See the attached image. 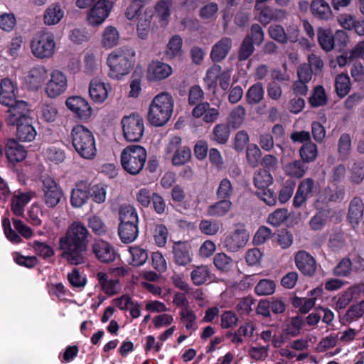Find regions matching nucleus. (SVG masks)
Returning a JSON list of instances; mask_svg holds the SVG:
<instances>
[{
	"label": "nucleus",
	"mask_w": 364,
	"mask_h": 364,
	"mask_svg": "<svg viewBox=\"0 0 364 364\" xmlns=\"http://www.w3.org/2000/svg\"><path fill=\"white\" fill-rule=\"evenodd\" d=\"M152 234L156 244L159 247H164L167 241L168 232L163 224H154L152 227Z\"/></svg>",
	"instance_id": "nucleus-51"
},
{
	"label": "nucleus",
	"mask_w": 364,
	"mask_h": 364,
	"mask_svg": "<svg viewBox=\"0 0 364 364\" xmlns=\"http://www.w3.org/2000/svg\"><path fill=\"white\" fill-rule=\"evenodd\" d=\"M129 252L132 256L130 264L133 266H141L144 264L148 259L147 252L137 246L129 247Z\"/></svg>",
	"instance_id": "nucleus-53"
},
{
	"label": "nucleus",
	"mask_w": 364,
	"mask_h": 364,
	"mask_svg": "<svg viewBox=\"0 0 364 364\" xmlns=\"http://www.w3.org/2000/svg\"><path fill=\"white\" fill-rule=\"evenodd\" d=\"M249 240V233L242 225H238L225 237L223 245L227 250L237 252L243 248Z\"/></svg>",
	"instance_id": "nucleus-12"
},
{
	"label": "nucleus",
	"mask_w": 364,
	"mask_h": 364,
	"mask_svg": "<svg viewBox=\"0 0 364 364\" xmlns=\"http://www.w3.org/2000/svg\"><path fill=\"white\" fill-rule=\"evenodd\" d=\"M335 89L340 97H344L348 95L350 89V78L347 74L341 73L335 79Z\"/></svg>",
	"instance_id": "nucleus-44"
},
{
	"label": "nucleus",
	"mask_w": 364,
	"mask_h": 364,
	"mask_svg": "<svg viewBox=\"0 0 364 364\" xmlns=\"http://www.w3.org/2000/svg\"><path fill=\"white\" fill-rule=\"evenodd\" d=\"M92 251L96 258L102 262H111L115 259L114 249L104 240H95L92 245Z\"/></svg>",
	"instance_id": "nucleus-19"
},
{
	"label": "nucleus",
	"mask_w": 364,
	"mask_h": 364,
	"mask_svg": "<svg viewBox=\"0 0 364 364\" xmlns=\"http://www.w3.org/2000/svg\"><path fill=\"white\" fill-rule=\"evenodd\" d=\"M180 320L183 323L186 331L191 334L196 330V315L191 308L181 309L179 312Z\"/></svg>",
	"instance_id": "nucleus-37"
},
{
	"label": "nucleus",
	"mask_w": 364,
	"mask_h": 364,
	"mask_svg": "<svg viewBox=\"0 0 364 364\" xmlns=\"http://www.w3.org/2000/svg\"><path fill=\"white\" fill-rule=\"evenodd\" d=\"M49 74L48 69L43 65L31 68L26 77V82L29 88L33 90H38L48 79Z\"/></svg>",
	"instance_id": "nucleus-17"
},
{
	"label": "nucleus",
	"mask_w": 364,
	"mask_h": 364,
	"mask_svg": "<svg viewBox=\"0 0 364 364\" xmlns=\"http://www.w3.org/2000/svg\"><path fill=\"white\" fill-rule=\"evenodd\" d=\"M192 115L197 119L201 118L205 123L212 124L218 119L220 111L218 107H211L208 102H203L195 106Z\"/></svg>",
	"instance_id": "nucleus-15"
},
{
	"label": "nucleus",
	"mask_w": 364,
	"mask_h": 364,
	"mask_svg": "<svg viewBox=\"0 0 364 364\" xmlns=\"http://www.w3.org/2000/svg\"><path fill=\"white\" fill-rule=\"evenodd\" d=\"M113 5L110 0H98L87 13V23L92 26H100L109 16Z\"/></svg>",
	"instance_id": "nucleus-8"
},
{
	"label": "nucleus",
	"mask_w": 364,
	"mask_h": 364,
	"mask_svg": "<svg viewBox=\"0 0 364 364\" xmlns=\"http://www.w3.org/2000/svg\"><path fill=\"white\" fill-rule=\"evenodd\" d=\"M43 201L48 207L53 208L60 202L63 192L59 185L51 178L43 181Z\"/></svg>",
	"instance_id": "nucleus-11"
},
{
	"label": "nucleus",
	"mask_w": 364,
	"mask_h": 364,
	"mask_svg": "<svg viewBox=\"0 0 364 364\" xmlns=\"http://www.w3.org/2000/svg\"><path fill=\"white\" fill-rule=\"evenodd\" d=\"M364 314V302L352 305L341 318L343 324L350 323L360 318Z\"/></svg>",
	"instance_id": "nucleus-43"
},
{
	"label": "nucleus",
	"mask_w": 364,
	"mask_h": 364,
	"mask_svg": "<svg viewBox=\"0 0 364 364\" xmlns=\"http://www.w3.org/2000/svg\"><path fill=\"white\" fill-rule=\"evenodd\" d=\"M89 197L97 203H102L106 199V190L104 186L97 184L88 188Z\"/></svg>",
	"instance_id": "nucleus-61"
},
{
	"label": "nucleus",
	"mask_w": 364,
	"mask_h": 364,
	"mask_svg": "<svg viewBox=\"0 0 364 364\" xmlns=\"http://www.w3.org/2000/svg\"><path fill=\"white\" fill-rule=\"evenodd\" d=\"M264 97V89L262 83L257 82L252 85L246 93L247 102L250 105L259 103Z\"/></svg>",
	"instance_id": "nucleus-45"
},
{
	"label": "nucleus",
	"mask_w": 364,
	"mask_h": 364,
	"mask_svg": "<svg viewBox=\"0 0 364 364\" xmlns=\"http://www.w3.org/2000/svg\"><path fill=\"white\" fill-rule=\"evenodd\" d=\"M146 156V151L143 146L129 145L121 153V165L126 172L136 176L142 171Z\"/></svg>",
	"instance_id": "nucleus-4"
},
{
	"label": "nucleus",
	"mask_w": 364,
	"mask_h": 364,
	"mask_svg": "<svg viewBox=\"0 0 364 364\" xmlns=\"http://www.w3.org/2000/svg\"><path fill=\"white\" fill-rule=\"evenodd\" d=\"M284 169L288 176L301 178L304 175L307 167L304 165V162L294 161L285 165Z\"/></svg>",
	"instance_id": "nucleus-49"
},
{
	"label": "nucleus",
	"mask_w": 364,
	"mask_h": 364,
	"mask_svg": "<svg viewBox=\"0 0 364 364\" xmlns=\"http://www.w3.org/2000/svg\"><path fill=\"white\" fill-rule=\"evenodd\" d=\"M123 135L127 141H139L143 136L144 124L143 118L137 114H132L124 116L121 120Z\"/></svg>",
	"instance_id": "nucleus-7"
},
{
	"label": "nucleus",
	"mask_w": 364,
	"mask_h": 364,
	"mask_svg": "<svg viewBox=\"0 0 364 364\" xmlns=\"http://www.w3.org/2000/svg\"><path fill=\"white\" fill-rule=\"evenodd\" d=\"M232 203L229 200L221 199V200L210 205L208 208V214L213 217H223L230 211Z\"/></svg>",
	"instance_id": "nucleus-38"
},
{
	"label": "nucleus",
	"mask_w": 364,
	"mask_h": 364,
	"mask_svg": "<svg viewBox=\"0 0 364 364\" xmlns=\"http://www.w3.org/2000/svg\"><path fill=\"white\" fill-rule=\"evenodd\" d=\"M17 127L16 137L21 141H32L36 136V131L31 124V121H26L15 124Z\"/></svg>",
	"instance_id": "nucleus-31"
},
{
	"label": "nucleus",
	"mask_w": 364,
	"mask_h": 364,
	"mask_svg": "<svg viewBox=\"0 0 364 364\" xmlns=\"http://www.w3.org/2000/svg\"><path fill=\"white\" fill-rule=\"evenodd\" d=\"M88 235L89 232L82 223L75 221L71 223L65 235L59 239L61 257L73 265L85 263Z\"/></svg>",
	"instance_id": "nucleus-1"
},
{
	"label": "nucleus",
	"mask_w": 364,
	"mask_h": 364,
	"mask_svg": "<svg viewBox=\"0 0 364 364\" xmlns=\"http://www.w3.org/2000/svg\"><path fill=\"white\" fill-rule=\"evenodd\" d=\"M230 127L227 124H216L212 132V139L218 144H225L230 136Z\"/></svg>",
	"instance_id": "nucleus-46"
},
{
	"label": "nucleus",
	"mask_w": 364,
	"mask_h": 364,
	"mask_svg": "<svg viewBox=\"0 0 364 364\" xmlns=\"http://www.w3.org/2000/svg\"><path fill=\"white\" fill-rule=\"evenodd\" d=\"M31 197L29 193H17L12 198L11 210L16 216L23 214L24 207L30 201Z\"/></svg>",
	"instance_id": "nucleus-36"
},
{
	"label": "nucleus",
	"mask_w": 364,
	"mask_h": 364,
	"mask_svg": "<svg viewBox=\"0 0 364 364\" xmlns=\"http://www.w3.org/2000/svg\"><path fill=\"white\" fill-rule=\"evenodd\" d=\"M233 193V187L230 181L223 178L219 183L216 194L218 198L225 199L230 198Z\"/></svg>",
	"instance_id": "nucleus-60"
},
{
	"label": "nucleus",
	"mask_w": 364,
	"mask_h": 364,
	"mask_svg": "<svg viewBox=\"0 0 364 364\" xmlns=\"http://www.w3.org/2000/svg\"><path fill=\"white\" fill-rule=\"evenodd\" d=\"M210 277V272L208 266L200 265L196 267L191 273V279L195 285L200 286L205 284Z\"/></svg>",
	"instance_id": "nucleus-40"
},
{
	"label": "nucleus",
	"mask_w": 364,
	"mask_h": 364,
	"mask_svg": "<svg viewBox=\"0 0 364 364\" xmlns=\"http://www.w3.org/2000/svg\"><path fill=\"white\" fill-rule=\"evenodd\" d=\"M302 160L305 162L314 161L318 154L317 146L311 141L304 144L299 151Z\"/></svg>",
	"instance_id": "nucleus-52"
},
{
	"label": "nucleus",
	"mask_w": 364,
	"mask_h": 364,
	"mask_svg": "<svg viewBox=\"0 0 364 364\" xmlns=\"http://www.w3.org/2000/svg\"><path fill=\"white\" fill-rule=\"evenodd\" d=\"M8 107L9 109L6 119L8 125L15 126L19 123L31 121L30 106L26 102L15 101L12 105Z\"/></svg>",
	"instance_id": "nucleus-10"
},
{
	"label": "nucleus",
	"mask_w": 364,
	"mask_h": 364,
	"mask_svg": "<svg viewBox=\"0 0 364 364\" xmlns=\"http://www.w3.org/2000/svg\"><path fill=\"white\" fill-rule=\"evenodd\" d=\"M37 255L43 258H48L54 255L53 249L45 242L33 241L30 244Z\"/></svg>",
	"instance_id": "nucleus-59"
},
{
	"label": "nucleus",
	"mask_w": 364,
	"mask_h": 364,
	"mask_svg": "<svg viewBox=\"0 0 364 364\" xmlns=\"http://www.w3.org/2000/svg\"><path fill=\"white\" fill-rule=\"evenodd\" d=\"M119 40L117 29L112 26H107L102 33L101 45L103 48H111L117 46Z\"/></svg>",
	"instance_id": "nucleus-33"
},
{
	"label": "nucleus",
	"mask_w": 364,
	"mask_h": 364,
	"mask_svg": "<svg viewBox=\"0 0 364 364\" xmlns=\"http://www.w3.org/2000/svg\"><path fill=\"white\" fill-rule=\"evenodd\" d=\"M364 179V161H355L350 168V181L355 184L360 183Z\"/></svg>",
	"instance_id": "nucleus-57"
},
{
	"label": "nucleus",
	"mask_w": 364,
	"mask_h": 364,
	"mask_svg": "<svg viewBox=\"0 0 364 364\" xmlns=\"http://www.w3.org/2000/svg\"><path fill=\"white\" fill-rule=\"evenodd\" d=\"M95 278L97 281V286L106 295L112 296L120 292L122 285L119 279L111 278L107 273L102 271L97 272Z\"/></svg>",
	"instance_id": "nucleus-13"
},
{
	"label": "nucleus",
	"mask_w": 364,
	"mask_h": 364,
	"mask_svg": "<svg viewBox=\"0 0 364 364\" xmlns=\"http://www.w3.org/2000/svg\"><path fill=\"white\" fill-rule=\"evenodd\" d=\"M154 16V11L151 8H146L143 13H140L138 16V22L136 25L137 36L141 38L145 39L147 38L151 24Z\"/></svg>",
	"instance_id": "nucleus-22"
},
{
	"label": "nucleus",
	"mask_w": 364,
	"mask_h": 364,
	"mask_svg": "<svg viewBox=\"0 0 364 364\" xmlns=\"http://www.w3.org/2000/svg\"><path fill=\"white\" fill-rule=\"evenodd\" d=\"M172 73V68L160 61L151 62L147 68L146 78L150 82H156L164 80Z\"/></svg>",
	"instance_id": "nucleus-16"
},
{
	"label": "nucleus",
	"mask_w": 364,
	"mask_h": 364,
	"mask_svg": "<svg viewBox=\"0 0 364 364\" xmlns=\"http://www.w3.org/2000/svg\"><path fill=\"white\" fill-rule=\"evenodd\" d=\"M111 90V85L105 83L100 79H92L89 85V95L91 99L96 103H102L108 97V92Z\"/></svg>",
	"instance_id": "nucleus-20"
},
{
	"label": "nucleus",
	"mask_w": 364,
	"mask_h": 364,
	"mask_svg": "<svg viewBox=\"0 0 364 364\" xmlns=\"http://www.w3.org/2000/svg\"><path fill=\"white\" fill-rule=\"evenodd\" d=\"M64 16V11L58 4H51L49 6L43 16L44 23L46 25L51 26L58 23Z\"/></svg>",
	"instance_id": "nucleus-34"
},
{
	"label": "nucleus",
	"mask_w": 364,
	"mask_h": 364,
	"mask_svg": "<svg viewBox=\"0 0 364 364\" xmlns=\"http://www.w3.org/2000/svg\"><path fill=\"white\" fill-rule=\"evenodd\" d=\"M232 48V40L224 37L218 41L212 48L210 58L213 62H220L229 53Z\"/></svg>",
	"instance_id": "nucleus-24"
},
{
	"label": "nucleus",
	"mask_w": 364,
	"mask_h": 364,
	"mask_svg": "<svg viewBox=\"0 0 364 364\" xmlns=\"http://www.w3.org/2000/svg\"><path fill=\"white\" fill-rule=\"evenodd\" d=\"M120 223H138L139 218L136 208L131 205H122L119 209Z\"/></svg>",
	"instance_id": "nucleus-39"
},
{
	"label": "nucleus",
	"mask_w": 364,
	"mask_h": 364,
	"mask_svg": "<svg viewBox=\"0 0 364 364\" xmlns=\"http://www.w3.org/2000/svg\"><path fill=\"white\" fill-rule=\"evenodd\" d=\"M5 154L8 161L13 164L22 161L26 157V151L14 139L6 143Z\"/></svg>",
	"instance_id": "nucleus-25"
},
{
	"label": "nucleus",
	"mask_w": 364,
	"mask_h": 364,
	"mask_svg": "<svg viewBox=\"0 0 364 364\" xmlns=\"http://www.w3.org/2000/svg\"><path fill=\"white\" fill-rule=\"evenodd\" d=\"M327 102V96L324 88L318 85L314 89L313 95L309 98V103L313 107H319L326 105Z\"/></svg>",
	"instance_id": "nucleus-55"
},
{
	"label": "nucleus",
	"mask_w": 364,
	"mask_h": 364,
	"mask_svg": "<svg viewBox=\"0 0 364 364\" xmlns=\"http://www.w3.org/2000/svg\"><path fill=\"white\" fill-rule=\"evenodd\" d=\"M216 268L222 272H228L232 265V259L225 253H218L213 258Z\"/></svg>",
	"instance_id": "nucleus-58"
},
{
	"label": "nucleus",
	"mask_w": 364,
	"mask_h": 364,
	"mask_svg": "<svg viewBox=\"0 0 364 364\" xmlns=\"http://www.w3.org/2000/svg\"><path fill=\"white\" fill-rule=\"evenodd\" d=\"M41 118L47 122L55 121L58 116V111L56 105L53 103H43L41 106Z\"/></svg>",
	"instance_id": "nucleus-50"
},
{
	"label": "nucleus",
	"mask_w": 364,
	"mask_h": 364,
	"mask_svg": "<svg viewBox=\"0 0 364 364\" xmlns=\"http://www.w3.org/2000/svg\"><path fill=\"white\" fill-rule=\"evenodd\" d=\"M364 204L360 197H354L349 205L348 220L353 228L357 226L363 217Z\"/></svg>",
	"instance_id": "nucleus-27"
},
{
	"label": "nucleus",
	"mask_w": 364,
	"mask_h": 364,
	"mask_svg": "<svg viewBox=\"0 0 364 364\" xmlns=\"http://www.w3.org/2000/svg\"><path fill=\"white\" fill-rule=\"evenodd\" d=\"M275 284L269 279H262L256 285L255 291L258 295H270L274 292Z\"/></svg>",
	"instance_id": "nucleus-63"
},
{
	"label": "nucleus",
	"mask_w": 364,
	"mask_h": 364,
	"mask_svg": "<svg viewBox=\"0 0 364 364\" xmlns=\"http://www.w3.org/2000/svg\"><path fill=\"white\" fill-rule=\"evenodd\" d=\"M174 260L181 266H186L191 261L188 245L185 242H176L173 247Z\"/></svg>",
	"instance_id": "nucleus-30"
},
{
	"label": "nucleus",
	"mask_w": 364,
	"mask_h": 364,
	"mask_svg": "<svg viewBox=\"0 0 364 364\" xmlns=\"http://www.w3.org/2000/svg\"><path fill=\"white\" fill-rule=\"evenodd\" d=\"M151 0H130V3L126 9L125 16L127 19L132 21L138 17L141 9Z\"/></svg>",
	"instance_id": "nucleus-47"
},
{
	"label": "nucleus",
	"mask_w": 364,
	"mask_h": 364,
	"mask_svg": "<svg viewBox=\"0 0 364 364\" xmlns=\"http://www.w3.org/2000/svg\"><path fill=\"white\" fill-rule=\"evenodd\" d=\"M272 181V175L265 169H260L255 173L254 184L257 190L268 188Z\"/></svg>",
	"instance_id": "nucleus-48"
},
{
	"label": "nucleus",
	"mask_w": 364,
	"mask_h": 364,
	"mask_svg": "<svg viewBox=\"0 0 364 364\" xmlns=\"http://www.w3.org/2000/svg\"><path fill=\"white\" fill-rule=\"evenodd\" d=\"M268 33L269 36L276 41L281 43H287V36L284 28L277 24H272L269 27Z\"/></svg>",
	"instance_id": "nucleus-62"
},
{
	"label": "nucleus",
	"mask_w": 364,
	"mask_h": 364,
	"mask_svg": "<svg viewBox=\"0 0 364 364\" xmlns=\"http://www.w3.org/2000/svg\"><path fill=\"white\" fill-rule=\"evenodd\" d=\"M174 100L167 92L157 95L151 101L148 112V120L155 127H161L171 118L173 111Z\"/></svg>",
	"instance_id": "nucleus-3"
},
{
	"label": "nucleus",
	"mask_w": 364,
	"mask_h": 364,
	"mask_svg": "<svg viewBox=\"0 0 364 364\" xmlns=\"http://www.w3.org/2000/svg\"><path fill=\"white\" fill-rule=\"evenodd\" d=\"M56 43L51 32L41 31L35 35L31 42L33 55L39 59L49 58L55 53Z\"/></svg>",
	"instance_id": "nucleus-6"
},
{
	"label": "nucleus",
	"mask_w": 364,
	"mask_h": 364,
	"mask_svg": "<svg viewBox=\"0 0 364 364\" xmlns=\"http://www.w3.org/2000/svg\"><path fill=\"white\" fill-rule=\"evenodd\" d=\"M314 185V181L309 178L303 180L300 183L293 200L294 207H301L306 202V199L311 196Z\"/></svg>",
	"instance_id": "nucleus-23"
},
{
	"label": "nucleus",
	"mask_w": 364,
	"mask_h": 364,
	"mask_svg": "<svg viewBox=\"0 0 364 364\" xmlns=\"http://www.w3.org/2000/svg\"><path fill=\"white\" fill-rule=\"evenodd\" d=\"M88 198L89 193L87 184L83 181L77 183L71 193V205L75 208L82 207L86 203Z\"/></svg>",
	"instance_id": "nucleus-26"
},
{
	"label": "nucleus",
	"mask_w": 364,
	"mask_h": 364,
	"mask_svg": "<svg viewBox=\"0 0 364 364\" xmlns=\"http://www.w3.org/2000/svg\"><path fill=\"white\" fill-rule=\"evenodd\" d=\"M359 291L358 287H353L339 295L336 301V309H344L353 299V294Z\"/></svg>",
	"instance_id": "nucleus-56"
},
{
	"label": "nucleus",
	"mask_w": 364,
	"mask_h": 364,
	"mask_svg": "<svg viewBox=\"0 0 364 364\" xmlns=\"http://www.w3.org/2000/svg\"><path fill=\"white\" fill-rule=\"evenodd\" d=\"M317 38L318 43L323 50L328 52L333 48V36L329 29L319 28L317 31Z\"/></svg>",
	"instance_id": "nucleus-42"
},
{
	"label": "nucleus",
	"mask_w": 364,
	"mask_h": 364,
	"mask_svg": "<svg viewBox=\"0 0 364 364\" xmlns=\"http://www.w3.org/2000/svg\"><path fill=\"white\" fill-rule=\"evenodd\" d=\"M172 5V0H160L155 6L157 17L162 26L168 24Z\"/></svg>",
	"instance_id": "nucleus-35"
},
{
	"label": "nucleus",
	"mask_w": 364,
	"mask_h": 364,
	"mask_svg": "<svg viewBox=\"0 0 364 364\" xmlns=\"http://www.w3.org/2000/svg\"><path fill=\"white\" fill-rule=\"evenodd\" d=\"M118 232L123 242H132L138 236V223H119Z\"/></svg>",
	"instance_id": "nucleus-28"
},
{
	"label": "nucleus",
	"mask_w": 364,
	"mask_h": 364,
	"mask_svg": "<svg viewBox=\"0 0 364 364\" xmlns=\"http://www.w3.org/2000/svg\"><path fill=\"white\" fill-rule=\"evenodd\" d=\"M135 50L129 46H123L108 54L106 64L107 75L111 79L120 80L130 73L134 63Z\"/></svg>",
	"instance_id": "nucleus-2"
},
{
	"label": "nucleus",
	"mask_w": 364,
	"mask_h": 364,
	"mask_svg": "<svg viewBox=\"0 0 364 364\" xmlns=\"http://www.w3.org/2000/svg\"><path fill=\"white\" fill-rule=\"evenodd\" d=\"M296 267L305 275L312 276L316 270L314 258L307 252L300 250L294 255Z\"/></svg>",
	"instance_id": "nucleus-18"
},
{
	"label": "nucleus",
	"mask_w": 364,
	"mask_h": 364,
	"mask_svg": "<svg viewBox=\"0 0 364 364\" xmlns=\"http://www.w3.org/2000/svg\"><path fill=\"white\" fill-rule=\"evenodd\" d=\"M68 279L73 287L78 289L83 288L87 282L85 277L82 276L76 268L68 273Z\"/></svg>",
	"instance_id": "nucleus-64"
},
{
	"label": "nucleus",
	"mask_w": 364,
	"mask_h": 364,
	"mask_svg": "<svg viewBox=\"0 0 364 364\" xmlns=\"http://www.w3.org/2000/svg\"><path fill=\"white\" fill-rule=\"evenodd\" d=\"M18 92L16 85L9 78H4L0 83V103L4 106L15 102Z\"/></svg>",
	"instance_id": "nucleus-21"
},
{
	"label": "nucleus",
	"mask_w": 364,
	"mask_h": 364,
	"mask_svg": "<svg viewBox=\"0 0 364 364\" xmlns=\"http://www.w3.org/2000/svg\"><path fill=\"white\" fill-rule=\"evenodd\" d=\"M49 76L50 79L46 83L45 93L50 98H55L66 91L68 77L59 70H53Z\"/></svg>",
	"instance_id": "nucleus-9"
},
{
	"label": "nucleus",
	"mask_w": 364,
	"mask_h": 364,
	"mask_svg": "<svg viewBox=\"0 0 364 364\" xmlns=\"http://www.w3.org/2000/svg\"><path fill=\"white\" fill-rule=\"evenodd\" d=\"M182 38L179 36H173L167 43L165 55L168 59H172L182 54Z\"/></svg>",
	"instance_id": "nucleus-41"
},
{
	"label": "nucleus",
	"mask_w": 364,
	"mask_h": 364,
	"mask_svg": "<svg viewBox=\"0 0 364 364\" xmlns=\"http://www.w3.org/2000/svg\"><path fill=\"white\" fill-rule=\"evenodd\" d=\"M313 15L320 19L327 20L332 16L329 4L324 0H313L311 4Z\"/></svg>",
	"instance_id": "nucleus-32"
},
{
	"label": "nucleus",
	"mask_w": 364,
	"mask_h": 364,
	"mask_svg": "<svg viewBox=\"0 0 364 364\" xmlns=\"http://www.w3.org/2000/svg\"><path fill=\"white\" fill-rule=\"evenodd\" d=\"M72 143L80 156L92 159L96 155L95 141L92 133L82 125H77L71 132Z\"/></svg>",
	"instance_id": "nucleus-5"
},
{
	"label": "nucleus",
	"mask_w": 364,
	"mask_h": 364,
	"mask_svg": "<svg viewBox=\"0 0 364 364\" xmlns=\"http://www.w3.org/2000/svg\"><path fill=\"white\" fill-rule=\"evenodd\" d=\"M191 158V151L189 147L183 146L171 156V161L174 166H181L187 163Z\"/></svg>",
	"instance_id": "nucleus-54"
},
{
	"label": "nucleus",
	"mask_w": 364,
	"mask_h": 364,
	"mask_svg": "<svg viewBox=\"0 0 364 364\" xmlns=\"http://www.w3.org/2000/svg\"><path fill=\"white\" fill-rule=\"evenodd\" d=\"M67 107L75 113L81 119H89L92 114V109L88 102L80 96H72L65 102Z\"/></svg>",
	"instance_id": "nucleus-14"
},
{
	"label": "nucleus",
	"mask_w": 364,
	"mask_h": 364,
	"mask_svg": "<svg viewBox=\"0 0 364 364\" xmlns=\"http://www.w3.org/2000/svg\"><path fill=\"white\" fill-rule=\"evenodd\" d=\"M246 117V109L242 105H237L230 112L227 118V124L237 129L242 127Z\"/></svg>",
	"instance_id": "nucleus-29"
}]
</instances>
